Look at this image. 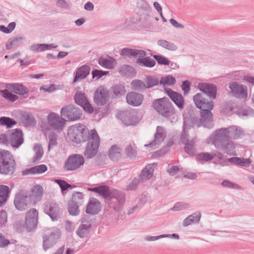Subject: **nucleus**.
<instances>
[{"label": "nucleus", "instance_id": "obj_1", "mask_svg": "<svg viewBox=\"0 0 254 254\" xmlns=\"http://www.w3.org/2000/svg\"><path fill=\"white\" fill-rule=\"evenodd\" d=\"M244 134L243 129L237 126H231L216 129L211 134L212 143L218 150L229 156L237 155L235 144L232 139L242 138Z\"/></svg>", "mask_w": 254, "mask_h": 254}, {"label": "nucleus", "instance_id": "obj_2", "mask_svg": "<svg viewBox=\"0 0 254 254\" xmlns=\"http://www.w3.org/2000/svg\"><path fill=\"white\" fill-rule=\"evenodd\" d=\"M67 134L72 142L78 144L89 140L91 131L83 125H75L69 127Z\"/></svg>", "mask_w": 254, "mask_h": 254}, {"label": "nucleus", "instance_id": "obj_3", "mask_svg": "<svg viewBox=\"0 0 254 254\" xmlns=\"http://www.w3.org/2000/svg\"><path fill=\"white\" fill-rule=\"evenodd\" d=\"M16 163L13 156L8 151L0 150V174L10 175L13 174Z\"/></svg>", "mask_w": 254, "mask_h": 254}, {"label": "nucleus", "instance_id": "obj_4", "mask_svg": "<svg viewBox=\"0 0 254 254\" xmlns=\"http://www.w3.org/2000/svg\"><path fill=\"white\" fill-rule=\"evenodd\" d=\"M212 109H205L200 111V118L192 116L189 120L192 126L199 127L203 126L207 128H212L214 126L213 114L211 111Z\"/></svg>", "mask_w": 254, "mask_h": 254}, {"label": "nucleus", "instance_id": "obj_5", "mask_svg": "<svg viewBox=\"0 0 254 254\" xmlns=\"http://www.w3.org/2000/svg\"><path fill=\"white\" fill-rule=\"evenodd\" d=\"M152 104L155 110L164 117H171L175 113L173 105L167 98L155 99Z\"/></svg>", "mask_w": 254, "mask_h": 254}, {"label": "nucleus", "instance_id": "obj_6", "mask_svg": "<svg viewBox=\"0 0 254 254\" xmlns=\"http://www.w3.org/2000/svg\"><path fill=\"white\" fill-rule=\"evenodd\" d=\"M84 152L86 158L91 159L97 154L100 143V137L95 129L91 130V134Z\"/></svg>", "mask_w": 254, "mask_h": 254}, {"label": "nucleus", "instance_id": "obj_7", "mask_svg": "<svg viewBox=\"0 0 254 254\" xmlns=\"http://www.w3.org/2000/svg\"><path fill=\"white\" fill-rule=\"evenodd\" d=\"M110 202L109 204L115 211H119L121 206L123 205L125 201V195L124 192L115 189L109 188V197Z\"/></svg>", "mask_w": 254, "mask_h": 254}, {"label": "nucleus", "instance_id": "obj_8", "mask_svg": "<svg viewBox=\"0 0 254 254\" xmlns=\"http://www.w3.org/2000/svg\"><path fill=\"white\" fill-rule=\"evenodd\" d=\"M61 115L68 121H74L80 119L82 111L73 105H68L62 108Z\"/></svg>", "mask_w": 254, "mask_h": 254}, {"label": "nucleus", "instance_id": "obj_9", "mask_svg": "<svg viewBox=\"0 0 254 254\" xmlns=\"http://www.w3.org/2000/svg\"><path fill=\"white\" fill-rule=\"evenodd\" d=\"M212 98L206 97L204 93H198L193 97V100L196 108L200 110L213 109V102Z\"/></svg>", "mask_w": 254, "mask_h": 254}, {"label": "nucleus", "instance_id": "obj_10", "mask_svg": "<svg viewBox=\"0 0 254 254\" xmlns=\"http://www.w3.org/2000/svg\"><path fill=\"white\" fill-rule=\"evenodd\" d=\"M117 117L127 126L135 125L140 121V117L134 110L125 111L119 113Z\"/></svg>", "mask_w": 254, "mask_h": 254}, {"label": "nucleus", "instance_id": "obj_11", "mask_svg": "<svg viewBox=\"0 0 254 254\" xmlns=\"http://www.w3.org/2000/svg\"><path fill=\"white\" fill-rule=\"evenodd\" d=\"M84 163V157L80 154L70 155L64 163V169L67 171H74L82 166Z\"/></svg>", "mask_w": 254, "mask_h": 254}, {"label": "nucleus", "instance_id": "obj_12", "mask_svg": "<svg viewBox=\"0 0 254 254\" xmlns=\"http://www.w3.org/2000/svg\"><path fill=\"white\" fill-rule=\"evenodd\" d=\"M44 212L48 215L53 221H56L60 217L62 210L56 202L54 201H48L44 204Z\"/></svg>", "mask_w": 254, "mask_h": 254}, {"label": "nucleus", "instance_id": "obj_13", "mask_svg": "<svg viewBox=\"0 0 254 254\" xmlns=\"http://www.w3.org/2000/svg\"><path fill=\"white\" fill-rule=\"evenodd\" d=\"M166 137V132L165 128L161 126H157L156 132L154 134V139L149 144L144 145L146 147H150L153 149L157 148L164 140Z\"/></svg>", "mask_w": 254, "mask_h": 254}, {"label": "nucleus", "instance_id": "obj_14", "mask_svg": "<svg viewBox=\"0 0 254 254\" xmlns=\"http://www.w3.org/2000/svg\"><path fill=\"white\" fill-rule=\"evenodd\" d=\"M38 212L35 208L30 209L26 214L25 227L29 231L35 229L38 223Z\"/></svg>", "mask_w": 254, "mask_h": 254}, {"label": "nucleus", "instance_id": "obj_15", "mask_svg": "<svg viewBox=\"0 0 254 254\" xmlns=\"http://www.w3.org/2000/svg\"><path fill=\"white\" fill-rule=\"evenodd\" d=\"M60 232L59 230L53 231L49 235H45L43 237V248L46 251L53 247L60 238Z\"/></svg>", "mask_w": 254, "mask_h": 254}, {"label": "nucleus", "instance_id": "obj_16", "mask_svg": "<svg viewBox=\"0 0 254 254\" xmlns=\"http://www.w3.org/2000/svg\"><path fill=\"white\" fill-rule=\"evenodd\" d=\"M74 100L75 103L81 106L86 112L90 114L93 112V108L88 101L84 93L77 92L74 96Z\"/></svg>", "mask_w": 254, "mask_h": 254}, {"label": "nucleus", "instance_id": "obj_17", "mask_svg": "<svg viewBox=\"0 0 254 254\" xmlns=\"http://www.w3.org/2000/svg\"><path fill=\"white\" fill-rule=\"evenodd\" d=\"M229 88L234 97L240 99H245L247 97V88L246 86L239 84L237 82H233L229 84Z\"/></svg>", "mask_w": 254, "mask_h": 254}, {"label": "nucleus", "instance_id": "obj_18", "mask_svg": "<svg viewBox=\"0 0 254 254\" xmlns=\"http://www.w3.org/2000/svg\"><path fill=\"white\" fill-rule=\"evenodd\" d=\"M14 203L16 209L20 211L25 210L29 204L28 197L26 193L20 192L15 196Z\"/></svg>", "mask_w": 254, "mask_h": 254}, {"label": "nucleus", "instance_id": "obj_19", "mask_svg": "<svg viewBox=\"0 0 254 254\" xmlns=\"http://www.w3.org/2000/svg\"><path fill=\"white\" fill-rule=\"evenodd\" d=\"M23 143L22 132L20 129L16 128L9 133V144L13 147L18 148Z\"/></svg>", "mask_w": 254, "mask_h": 254}, {"label": "nucleus", "instance_id": "obj_20", "mask_svg": "<svg viewBox=\"0 0 254 254\" xmlns=\"http://www.w3.org/2000/svg\"><path fill=\"white\" fill-rule=\"evenodd\" d=\"M47 120L49 126L54 129L62 130L64 127V121L58 114L51 113L48 115Z\"/></svg>", "mask_w": 254, "mask_h": 254}, {"label": "nucleus", "instance_id": "obj_21", "mask_svg": "<svg viewBox=\"0 0 254 254\" xmlns=\"http://www.w3.org/2000/svg\"><path fill=\"white\" fill-rule=\"evenodd\" d=\"M199 89L206 95V97L210 98L215 99L216 96L217 88L216 86L212 84L201 83L198 85Z\"/></svg>", "mask_w": 254, "mask_h": 254}, {"label": "nucleus", "instance_id": "obj_22", "mask_svg": "<svg viewBox=\"0 0 254 254\" xmlns=\"http://www.w3.org/2000/svg\"><path fill=\"white\" fill-rule=\"evenodd\" d=\"M126 100L128 104L132 106L137 107L142 103L144 96L142 94L131 91L127 94Z\"/></svg>", "mask_w": 254, "mask_h": 254}, {"label": "nucleus", "instance_id": "obj_23", "mask_svg": "<svg viewBox=\"0 0 254 254\" xmlns=\"http://www.w3.org/2000/svg\"><path fill=\"white\" fill-rule=\"evenodd\" d=\"M101 209V204L99 200L94 197L89 199L86 207V213L91 215L98 214Z\"/></svg>", "mask_w": 254, "mask_h": 254}, {"label": "nucleus", "instance_id": "obj_24", "mask_svg": "<svg viewBox=\"0 0 254 254\" xmlns=\"http://www.w3.org/2000/svg\"><path fill=\"white\" fill-rule=\"evenodd\" d=\"M166 92L171 99L179 109H183L185 105V100L182 95L174 91L170 88L165 89Z\"/></svg>", "mask_w": 254, "mask_h": 254}, {"label": "nucleus", "instance_id": "obj_25", "mask_svg": "<svg viewBox=\"0 0 254 254\" xmlns=\"http://www.w3.org/2000/svg\"><path fill=\"white\" fill-rule=\"evenodd\" d=\"M108 92L102 88H98L94 94V101L97 105H105L107 100Z\"/></svg>", "mask_w": 254, "mask_h": 254}, {"label": "nucleus", "instance_id": "obj_26", "mask_svg": "<svg viewBox=\"0 0 254 254\" xmlns=\"http://www.w3.org/2000/svg\"><path fill=\"white\" fill-rule=\"evenodd\" d=\"M43 195V187L39 185H36L32 188L29 198L31 201L37 203L41 200Z\"/></svg>", "mask_w": 254, "mask_h": 254}, {"label": "nucleus", "instance_id": "obj_27", "mask_svg": "<svg viewBox=\"0 0 254 254\" xmlns=\"http://www.w3.org/2000/svg\"><path fill=\"white\" fill-rule=\"evenodd\" d=\"M121 55L129 58H135L137 56L139 57H144L146 55V52L142 50L126 48L122 50Z\"/></svg>", "mask_w": 254, "mask_h": 254}, {"label": "nucleus", "instance_id": "obj_28", "mask_svg": "<svg viewBox=\"0 0 254 254\" xmlns=\"http://www.w3.org/2000/svg\"><path fill=\"white\" fill-rule=\"evenodd\" d=\"M90 67L88 65H84L78 68L74 76L73 82L76 83L84 78L89 74Z\"/></svg>", "mask_w": 254, "mask_h": 254}, {"label": "nucleus", "instance_id": "obj_29", "mask_svg": "<svg viewBox=\"0 0 254 254\" xmlns=\"http://www.w3.org/2000/svg\"><path fill=\"white\" fill-rule=\"evenodd\" d=\"M98 62L99 65L107 69H112L114 68L116 64L115 60L108 55L99 58Z\"/></svg>", "mask_w": 254, "mask_h": 254}, {"label": "nucleus", "instance_id": "obj_30", "mask_svg": "<svg viewBox=\"0 0 254 254\" xmlns=\"http://www.w3.org/2000/svg\"><path fill=\"white\" fill-rule=\"evenodd\" d=\"M6 87L11 89L14 93L19 95H24L28 93L29 91L27 87L21 83H9L7 85Z\"/></svg>", "mask_w": 254, "mask_h": 254}, {"label": "nucleus", "instance_id": "obj_31", "mask_svg": "<svg viewBox=\"0 0 254 254\" xmlns=\"http://www.w3.org/2000/svg\"><path fill=\"white\" fill-rule=\"evenodd\" d=\"M225 161L237 166L245 167H249L251 163V160L250 158H240L237 157L226 159Z\"/></svg>", "mask_w": 254, "mask_h": 254}, {"label": "nucleus", "instance_id": "obj_32", "mask_svg": "<svg viewBox=\"0 0 254 254\" xmlns=\"http://www.w3.org/2000/svg\"><path fill=\"white\" fill-rule=\"evenodd\" d=\"M154 165V164H150L143 168L139 175V177L142 180V182H144L152 177Z\"/></svg>", "mask_w": 254, "mask_h": 254}, {"label": "nucleus", "instance_id": "obj_33", "mask_svg": "<svg viewBox=\"0 0 254 254\" xmlns=\"http://www.w3.org/2000/svg\"><path fill=\"white\" fill-rule=\"evenodd\" d=\"M119 72L127 77L132 78L136 75L135 69L132 66L128 65H123L120 67Z\"/></svg>", "mask_w": 254, "mask_h": 254}, {"label": "nucleus", "instance_id": "obj_34", "mask_svg": "<svg viewBox=\"0 0 254 254\" xmlns=\"http://www.w3.org/2000/svg\"><path fill=\"white\" fill-rule=\"evenodd\" d=\"M20 121L25 127L32 126L35 124V119L33 115L28 112H24L21 115Z\"/></svg>", "mask_w": 254, "mask_h": 254}, {"label": "nucleus", "instance_id": "obj_35", "mask_svg": "<svg viewBox=\"0 0 254 254\" xmlns=\"http://www.w3.org/2000/svg\"><path fill=\"white\" fill-rule=\"evenodd\" d=\"M88 190L98 193L104 198H108L109 187L107 186L102 185L96 187L88 188Z\"/></svg>", "mask_w": 254, "mask_h": 254}, {"label": "nucleus", "instance_id": "obj_36", "mask_svg": "<svg viewBox=\"0 0 254 254\" xmlns=\"http://www.w3.org/2000/svg\"><path fill=\"white\" fill-rule=\"evenodd\" d=\"M131 89L135 91L143 92L147 89L146 84L140 79H134L130 82Z\"/></svg>", "mask_w": 254, "mask_h": 254}, {"label": "nucleus", "instance_id": "obj_37", "mask_svg": "<svg viewBox=\"0 0 254 254\" xmlns=\"http://www.w3.org/2000/svg\"><path fill=\"white\" fill-rule=\"evenodd\" d=\"M140 58L137 59L136 62L140 65L147 67H152L156 64L155 61L149 57Z\"/></svg>", "mask_w": 254, "mask_h": 254}, {"label": "nucleus", "instance_id": "obj_38", "mask_svg": "<svg viewBox=\"0 0 254 254\" xmlns=\"http://www.w3.org/2000/svg\"><path fill=\"white\" fill-rule=\"evenodd\" d=\"M121 148L116 145H113L109 151V156L113 161H117L121 158Z\"/></svg>", "mask_w": 254, "mask_h": 254}, {"label": "nucleus", "instance_id": "obj_39", "mask_svg": "<svg viewBox=\"0 0 254 254\" xmlns=\"http://www.w3.org/2000/svg\"><path fill=\"white\" fill-rule=\"evenodd\" d=\"M111 91L115 97H120L126 93L125 87L122 84H116L111 87Z\"/></svg>", "mask_w": 254, "mask_h": 254}, {"label": "nucleus", "instance_id": "obj_40", "mask_svg": "<svg viewBox=\"0 0 254 254\" xmlns=\"http://www.w3.org/2000/svg\"><path fill=\"white\" fill-rule=\"evenodd\" d=\"M9 193V188L8 186L0 185V207L7 201Z\"/></svg>", "mask_w": 254, "mask_h": 254}, {"label": "nucleus", "instance_id": "obj_41", "mask_svg": "<svg viewBox=\"0 0 254 254\" xmlns=\"http://www.w3.org/2000/svg\"><path fill=\"white\" fill-rule=\"evenodd\" d=\"M188 122L189 121H188ZM190 127L191 125H189V124L188 123V121L184 120L183 127V130L181 136V140L183 144H185V143H187L188 142V141H189V135L188 133V130L190 128Z\"/></svg>", "mask_w": 254, "mask_h": 254}, {"label": "nucleus", "instance_id": "obj_42", "mask_svg": "<svg viewBox=\"0 0 254 254\" xmlns=\"http://www.w3.org/2000/svg\"><path fill=\"white\" fill-rule=\"evenodd\" d=\"M196 140V138H194L184 144L185 145L184 150L189 155L193 156L195 153L194 145Z\"/></svg>", "mask_w": 254, "mask_h": 254}, {"label": "nucleus", "instance_id": "obj_43", "mask_svg": "<svg viewBox=\"0 0 254 254\" xmlns=\"http://www.w3.org/2000/svg\"><path fill=\"white\" fill-rule=\"evenodd\" d=\"M157 43L158 46L169 51H174L178 49V47L175 44L165 40H159Z\"/></svg>", "mask_w": 254, "mask_h": 254}, {"label": "nucleus", "instance_id": "obj_44", "mask_svg": "<svg viewBox=\"0 0 254 254\" xmlns=\"http://www.w3.org/2000/svg\"><path fill=\"white\" fill-rule=\"evenodd\" d=\"M145 82L147 89L152 88L157 85L160 81L158 78L154 75H147L145 77Z\"/></svg>", "mask_w": 254, "mask_h": 254}, {"label": "nucleus", "instance_id": "obj_45", "mask_svg": "<svg viewBox=\"0 0 254 254\" xmlns=\"http://www.w3.org/2000/svg\"><path fill=\"white\" fill-rule=\"evenodd\" d=\"M78 202L69 201L68 203V210L69 214L72 216H76L79 213V209Z\"/></svg>", "mask_w": 254, "mask_h": 254}, {"label": "nucleus", "instance_id": "obj_46", "mask_svg": "<svg viewBox=\"0 0 254 254\" xmlns=\"http://www.w3.org/2000/svg\"><path fill=\"white\" fill-rule=\"evenodd\" d=\"M176 79L171 75L163 77L160 80V84L164 86L166 85L172 86L176 83Z\"/></svg>", "mask_w": 254, "mask_h": 254}, {"label": "nucleus", "instance_id": "obj_47", "mask_svg": "<svg viewBox=\"0 0 254 254\" xmlns=\"http://www.w3.org/2000/svg\"><path fill=\"white\" fill-rule=\"evenodd\" d=\"M90 229L86 225H80L76 231V235L80 238H84L87 236Z\"/></svg>", "mask_w": 254, "mask_h": 254}, {"label": "nucleus", "instance_id": "obj_48", "mask_svg": "<svg viewBox=\"0 0 254 254\" xmlns=\"http://www.w3.org/2000/svg\"><path fill=\"white\" fill-rule=\"evenodd\" d=\"M16 124V122L9 117H1L0 118V124L6 126L7 128L11 127Z\"/></svg>", "mask_w": 254, "mask_h": 254}, {"label": "nucleus", "instance_id": "obj_49", "mask_svg": "<svg viewBox=\"0 0 254 254\" xmlns=\"http://www.w3.org/2000/svg\"><path fill=\"white\" fill-rule=\"evenodd\" d=\"M23 38L21 37L14 38L12 39H9L6 45V49L9 50L10 49L12 46H18L21 43V41L23 40Z\"/></svg>", "mask_w": 254, "mask_h": 254}, {"label": "nucleus", "instance_id": "obj_50", "mask_svg": "<svg viewBox=\"0 0 254 254\" xmlns=\"http://www.w3.org/2000/svg\"><path fill=\"white\" fill-rule=\"evenodd\" d=\"M214 158V156L208 152H202L197 155L196 159L198 161H204L208 162L212 160Z\"/></svg>", "mask_w": 254, "mask_h": 254}, {"label": "nucleus", "instance_id": "obj_51", "mask_svg": "<svg viewBox=\"0 0 254 254\" xmlns=\"http://www.w3.org/2000/svg\"><path fill=\"white\" fill-rule=\"evenodd\" d=\"M0 92L2 93V96L11 102H14L18 99V97L11 93L6 89L3 90H0Z\"/></svg>", "mask_w": 254, "mask_h": 254}, {"label": "nucleus", "instance_id": "obj_52", "mask_svg": "<svg viewBox=\"0 0 254 254\" xmlns=\"http://www.w3.org/2000/svg\"><path fill=\"white\" fill-rule=\"evenodd\" d=\"M34 150L35 154L33 158V162H36L42 158L43 155V150L39 144L35 146Z\"/></svg>", "mask_w": 254, "mask_h": 254}, {"label": "nucleus", "instance_id": "obj_53", "mask_svg": "<svg viewBox=\"0 0 254 254\" xmlns=\"http://www.w3.org/2000/svg\"><path fill=\"white\" fill-rule=\"evenodd\" d=\"M140 183L143 182H142L139 176L138 178H134L127 185V190H135Z\"/></svg>", "mask_w": 254, "mask_h": 254}, {"label": "nucleus", "instance_id": "obj_54", "mask_svg": "<svg viewBox=\"0 0 254 254\" xmlns=\"http://www.w3.org/2000/svg\"><path fill=\"white\" fill-rule=\"evenodd\" d=\"M153 57L159 64L169 65L170 64V61L162 55H154Z\"/></svg>", "mask_w": 254, "mask_h": 254}, {"label": "nucleus", "instance_id": "obj_55", "mask_svg": "<svg viewBox=\"0 0 254 254\" xmlns=\"http://www.w3.org/2000/svg\"><path fill=\"white\" fill-rule=\"evenodd\" d=\"M138 8L145 12H150L151 10V7L148 3L145 0H141L137 3Z\"/></svg>", "mask_w": 254, "mask_h": 254}, {"label": "nucleus", "instance_id": "obj_56", "mask_svg": "<svg viewBox=\"0 0 254 254\" xmlns=\"http://www.w3.org/2000/svg\"><path fill=\"white\" fill-rule=\"evenodd\" d=\"M48 137L49 139L48 148L50 150L51 148L57 145L58 136L56 133H52L49 135Z\"/></svg>", "mask_w": 254, "mask_h": 254}, {"label": "nucleus", "instance_id": "obj_57", "mask_svg": "<svg viewBox=\"0 0 254 254\" xmlns=\"http://www.w3.org/2000/svg\"><path fill=\"white\" fill-rule=\"evenodd\" d=\"M55 182L60 187L62 192H64V191L68 189L71 188V186L64 180L58 179L55 180Z\"/></svg>", "mask_w": 254, "mask_h": 254}, {"label": "nucleus", "instance_id": "obj_58", "mask_svg": "<svg viewBox=\"0 0 254 254\" xmlns=\"http://www.w3.org/2000/svg\"><path fill=\"white\" fill-rule=\"evenodd\" d=\"M190 207V204L187 203L179 202L176 203L172 208L173 211H178L180 210H184Z\"/></svg>", "mask_w": 254, "mask_h": 254}, {"label": "nucleus", "instance_id": "obj_59", "mask_svg": "<svg viewBox=\"0 0 254 254\" xmlns=\"http://www.w3.org/2000/svg\"><path fill=\"white\" fill-rule=\"evenodd\" d=\"M125 150L127 156L129 158H133L136 157L137 154L136 151L132 147L131 144L128 145L126 148Z\"/></svg>", "mask_w": 254, "mask_h": 254}, {"label": "nucleus", "instance_id": "obj_60", "mask_svg": "<svg viewBox=\"0 0 254 254\" xmlns=\"http://www.w3.org/2000/svg\"><path fill=\"white\" fill-rule=\"evenodd\" d=\"M190 82L188 80L183 82L181 85V88L183 91L184 95H187L190 92Z\"/></svg>", "mask_w": 254, "mask_h": 254}, {"label": "nucleus", "instance_id": "obj_61", "mask_svg": "<svg viewBox=\"0 0 254 254\" xmlns=\"http://www.w3.org/2000/svg\"><path fill=\"white\" fill-rule=\"evenodd\" d=\"M221 185L223 187L231 189H239L240 187L237 184L231 182L229 180H225L222 182Z\"/></svg>", "mask_w": 254, "mask_h": 254}, {"label": "nucleus", "instance_id": "obj_62", "mask_svg": "<svg viewBox=\"0 0 254 254\" xmlns=\"http://www.w3.org/2000/svg\"><path fill=\"white\" fill-rule=\"evenodd\" d=\"M46 46L45 44H33L30 46V49L33 52H43L45 48L44 47Z\"/></svg>", "mask_w": 254, "mask_h": 254}, {"label": "nucleus", "instance_id": "obj_63", "mask_svg": "<svg viewBox=\"0 0 254 254\" xmlns=\"http://www.w3.org/2000/svg\"><path fill=\"white\" fill-rule=\"evenodd\" d=\"M35 174H42L47 171V167L46 165L41 164L34 166Z\"/></svg>", "mask_w": 254, "mask_h": 254}, {"label": "nucleus", "instance_id": "obj_64", "mask_svg": "<svg viewBox=\"0 0 254 254\" xmlns=\"http://www.w3.org/2000/svg\"><path fill=\"white\" fill-rule=\"evenodd\" d=\"M92 224V221L89 216L86 215L81 218L80 225H86L88 228L90 229Z\"/></svg>", "mask_w": 254, "mask_h": 254}]
</instances>
